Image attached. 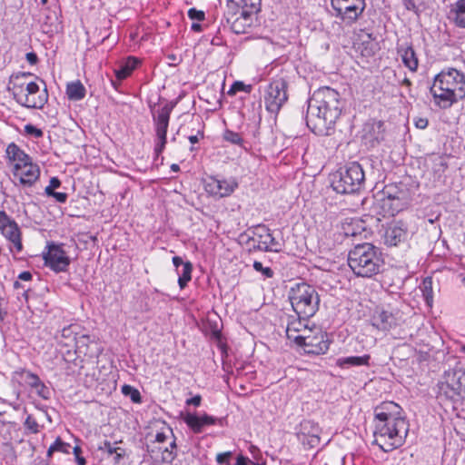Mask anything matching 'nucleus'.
Segmentation results:
<instances>
[{
    "mask_svg": "<svg viewBox=\"0 0 465 465\" xmlns=\"http://www.w3.org/2000/svg\"><path fill=\"white\" fill-rule=\"evenodd\" d=\"M86 89L81 81L70 82L66 85V95L71 101H80L85 97Z\"/></svg>",
    "mask_w": 465,
    "mask_h": 465,
    "instance_id": "nucleus-32",
    "label": "nucleus"
},
{
    "mask_svg": "<svg viewBox=\"0 0 465 465\" xmlns=\"http://www.w3.org/2000/svg\"><path fill=\"white\" fill-rule=\"evenodd\" d=\"M26 77L23 74L21 77H16V81L13 83L12 93L14 99L22 106L32 109H41L45 106L48 100L46 88L42 94H39V85L35 82L22 81Z\"/></svg>",
    "mask_w": 465,
    "mask_h": 465,
    "instance_id": "nucleus-7",
    "label": "nucleus"
},
{
    "mask_svg": "<svg viewBox=\"0 0 465 465\" xmlns=\"http://www.w3.org/2000/svg\"><path fill=\"white\" fill-rule=\"evenodd\" d=\"M23 374L25 383L32 389L36 387L42 381L36 374L31 371H24Z\"/></svg>",
    "mask_w": 465,
    "mask_h": 465,
    "instance_id": "nucleus-45",
    "label": "nucleus"
},
{
    "mask_svg": "<svg viewBox=\"0 0 465 465\" xmlns=\"http://www.w3.org/2000/svg\"><path fill=\"white\" fill-rule=\"evenodd\" d=\"M433 103L440 109H449L465 98V74L455 68L439 73L430 86Z\"/></svg>",
    "mask_w": 465,
    "mask_h": 465,
    "instance_id": "nucleus-3",
    "label": "nucleus"
},
{
    "mask_svg": "<svg viewBox=\"0 0 465 465\" xmlns=\"http://www.w3.org/2000/svg\"><path fill=\"white\" fill-rule=\"evenodd\" d=\"M335 16L346 25H352L363 13L365 0H331Z\"/></svg>",
    "mask_w": 465,
    "mask_h": 465,
    "instance_id": "nucleus-10",
    "label": "nucleus"
},
{
    "mask_svg": "<svg viewBox=\"0 0 465 465\" xmlns=\"http://www.w3.org/2000/svg\"><path fill=\"white\" fill-rule=\"evenodd\" d=\"M122 393L124 396L130 397L131 401L134 403L142 402V396L140 391L131 385H124L122 387Z\"/></svg>",
    "mask_w": 465,
    "mask_h": 465,
    "instance_id": "nucleus-40",
    "label": "nucleus"
},
{
    "mask_svg": "<svg viewBox=\"0 0 465 465\" xmlns=\"http://www.w3.org/2000/svg\"><path fill=\"white\" fill-rule=\"evenodd\" d=\"M237 187L238 183L234 178L219 179L209 177L205 183L206 192L220 198L231 195Z\"/></svg>",
    "mask_w": 465,
    "mask_h": 465,
    "instance_id": "nucleus-16",
    "label": "nucleus"
},
{
    "mask_svg": "<svg viewBox=\"0 0 465 465\" xmlns=\"http://www.w3.org/2000/svg\"><path fill=\"white\" fill-rule=\"evenodd\" d=\"M231 457H232V452L231 451L218 453L217 456H216V461L219 464L230 465V459H231Z\"/></svg>",
    "mask_w": 465,
    "mask_h": 465,
    "instance_id": "nucleus-54",
    "label": "nucleus"
},
{
    "mask_svg": "<svg viewBox=\"0 0 465 465\" xmlns=\"http://www.w3.org/2000/svg\"><path fill=\"white\" fill-rule=\"evenodd\" d=\"M306 124L317 135H330L342 110L340 94L323 86L316 90L307 103Z\"/></svg>",
    "mask_w": 465,
    "mask_h": 465,
    "instance_id": "nucleus-2",
    "label": "nucleus"
},
{
    "mask_svg": "<svg viewBox=\"0 0 465 465\" xmlns=\"http://www.w3.org/2000/svg\"><path fill=\"white\" fill-rule=\"evenodd\" d=\"M403 64L411 72H416L419 66V60L413 47L411 45H401L397 48Z\"/></svg>",
    "mask_w": 465,
    "mask_h": 465,
    "instance_id": "nucleus-26",
    "label": "nucleus"
},
{
    "mask_svg": "<svg viewBox=\"0 0 465 465\" xmlns=\"http://www.w3.org/2000/svg\"><path fill=\"white\" fill-rule=\"evenodd\" d=\"M167 437L168 436L163 431L157 432L155 437H154V442L163 443L167 440Z\"/></svg>",
    "mask_w": 465,
    "mask_h": 465,
    "instance_id": "nucleus-60",
    "label": "nucleus"
},
{
    "mask_svg": "<svg viewBox=\"0 0 465 465\" xmlns=\"http://www.w3.org/2000/svg\"><path fill=\"white\" fill-rule=\"evenodd\" d=\"M288 84L283 78L273 79L265 88L264 105L268 112L278 114L288 100Z\"/></svg>",
    "mask_w": 465,
    "mask_h": 465,
    "instance_id": "nucleus-9",
    "label": "nucleus"
},
{
    "mask_svg": "<svg viewBox=\"0 0 465 465\" xmlns=\"http://www.w3.org/2000/svg\"><path fill=\"white\" fill-rule=\"evenodd\" d=\"M414 124L417 128L422 130L428 126L429 121L427 118L418 117L414 119Z\"/></svg>",
    "mask_w": 465,
    "mask_h": 465,
    "instance_id": "nucleus-58",
    "label": "nucleus"
},
{
    "mask_svg": "<svg viewBox=\"0 0 465 465\" xmlns=\"http://www.w3.org/2000/svg\"><path fill=\"white\" fill-rule=\"evenodd\" d=\"M81 329V326L77 323H73L64 327L61 331V340L59 342L64 346H71L74 343L77 336L80 334Z\"/></svg>",
    "mask_w": 465,
    "mask_h": 465,
    "instance_id": "nucleus-30",
    "label": "nucleus"
},
{
    "mask_svg": "<svg viewBox=\"0 0 465 465\" xmlns=\"http://www.w3.org/2000/svg\"><path fill=\"white\" fill-rule=\"evenodd\" d=\"M188 17L191 19V20H195V21H203L204 18H205V14L203 11H201V10H197L196 8H190L188 10Z\"/></svg>",
    "mask_w": 465,
    "mask_h": 465,
    "instance_id": "nucleus-50",
    "label": "nucleus"
},
{
    "mask_svg": "<svg viewBox=\"0 0 465 465\" xmlns=\"http://www.w3.org/2000/svg\"><path fill=\"white\" fill-rule=\"evenodd\" d=\"M302 320L303 319L299 317L298 320H292L288 322L286 333L289 339H292L294 341V337L296 335H293V332H300L307 326Z\"/></svg>",
    "mask_w": 465,
    "mask_h": 465,
    "instance_id": "nucleus-37",
    "label": "nucleus"
},
{
    "mask_svg": "<svg viewBox=\"0 0 465 465\" xmlns=\"http://www.w3.org/2000/svg\"><path fill=\"white\" fill-rule=\"evenodd\" d=\"M398 195L405 196L403 191L398 189L397 186L390 184L386 185L381 192V198H392Z\"/></svg>",
    "mask_w": 465,
    "mask_h": 465,
    "instance_id": "nucleus-43",
    "label": "nucleus"
},
{
    "mask_svg": "<svg viewBox=\"0 0 465 465\" xmlns=\"http://www.w3.org/2000/svg\"><path fill=\"white\" fill-rule=\"evenodd\" d=\"M47 251L44 252L45 264L55 272H64L68 270L71 259L64 250L63 243H48Z\"/></svg>",
    "mask_w": 465,
    "mask_h": 465,
    "instance_id": "nucleus-13",
    "label": "nucleus"
},
{
    "mask_svg": "<svg viewBox=\"0 0 465 465\" xmlns=\"http://www.w3.org/2000/svg\"><path fill=\"white\" fill-rule=\"evenodd\" d=\"M447 18L454 26L465 29V0H456L450 4Z\"/></svg>",
    "mask_w": 465,
    "mask_h": 465,
    "instance_id": "nucleus-24",
    "label": "nucleus"
},
{
    "mask_svg": "<svg viewBox=\"0 0 465 465\" xmlns=\"http://www.w3.org/2000/svg\"><path fill=\"white\" fill-rule=\"evenodd\" d=\"M25 133L34 138H40L44 135V133L41 129L31 124H28L25 126Z\"/></svg>",
    "mask_w": 465,
    "mask_h": 465,
    "instance_id": "nucleus-49",
    "label": "nucleus"
},
{
    "mask_svg": "<svg viewBox=\"0 0 465 465\" xmlns=\"http://www.w3.org/2000/svg\"><path fill=\"white\" fill-rule=\"evenodd\" d=\"M14 177L24 187H31L40 177V168L32 159L13 172Z\"/></svg>",
    "mask_w": 465,
    "mask_h": 465,
    "instance_id": "nucleus-19",
    "label": "nucleus"
},
{
    "mask_svg": "<svg viewBox=\"0 0 465 465\" xmlns=\"http://www.w3.org/2000/svg\"><path fill=\"white\" fill-rule=\"evenodd\" d=\"M348 264L356 276L371 278L380 272L383 260L379 248L365 242L349 252Z\"/></svg>",
    "mask_w": 465,
    "mask_h": 465,
    "instance_id": "nucleus-4",
    "label": "nucleus"
},
{
    "mask_svg": "<svg viewBox=\"0 0 465 465\" xmlns=\"http://www.w3.org/2000/svg\"><path fill=\"white\" fill-rule=\"evenodd\" d=\"M168 430H169L170 434L173 437H174L173 430L170 428L168 429ZM176 448H177V445L175 442V438H173V440L170 442L169 447H166L163 450L159 448V450H162V457H161L162 461L165 462V463H172L177 456Z\"/></svg>",
    "mask_w": 465,
    "mask_h": 465,
    "instance_id": "nucleus-33",
    "label": "nucleus"
},
{
    "mask_svg": "<svg viewBox=\"0 0 465 465\" xmlns=\"http://www.w3.org/2000/svg\"><path fill=\"white\" fill-rule=\"evenodd\" d=\"M223 418H218L203 412V414H196L193 412H186L183 416V421L188 428L196 434L202 433L206 427L209 426H223Z\"/></svg>",
    "mask_w": 465,
    "mask_h": 465,
    "instance_id": "nucleus-15",
    "label": "nucleus"
},
{
    "mask_svg": "<svg viewBox=\"0 0 465 465\" xmlns=\"http://www.w3.org/2000/svg\"><path fill=\"white\" fill-rule=\"evenodd\" d=\"M458 381L454 371L445 372L443 380L438 384V397L447 400L458 401L462 399L458 388Z\"/></svg>",
    "mask_w": 465,
    "mask_h": 465,
    "instance_id": "nucleus-17",
    "label": "nucleus"
},
{
    "mask_svg": "<svg viewBox=\"0 0 465 465\" xmlns=\"http://www.w3.org/2000/svg\"><path fill=\"white\" fill-rule=\"evenodd\" d=\"M32 273L30 272H22L19 275H18V279L21 280V281H30L32 280Z\"/></svg>",
    "mask_w": 465,
    "mask_h": 465,
    "instance_id": "nucleus-62",
    "label": "nucleus"
},
{
    "mask_svg": "<svg viewBox=\"0 0 465 465\" xmlns=\"http://www.w3.org/2000/svg\"><path fill=\"white\" fill-rule=\"evenodd\" d=\"M15 221L12 220L5 212L0 211V231L5 230L7 226L13 223Z\"/></svg>",
    "mask_w": 465,
    "mask_h": 465,
    "instance_id": "nucleus-52",
    "label": "nucleus"
},
{
    "mask_svg": "<svg viewBox=\"0 0 465 465\" xmlns=\"http://www.w3.org/2000/svg\"><path fill=\"white\" fill-rule=\"evenodd\" d=\"M2 234L10 241L16 252H20L23 249L20 229L15 222L11 223L9 226L1 231Z\"/></svg>",
    "mask_w": 465,
    "mask_h": 465,
    "instance_id": "nucleus-29",
    "label": "nucleus"
},
{
    "mask_svg": "<svg viewBox=\"0 0 465 465\" xmlns=\"http://www.w3.org/2000/svg\"><path fill=\"white\" fill-rule=\"evenodd\" d=\"M371 356L364 354L362 356H349L337 359L336 365L341 369L351 367L370 366Z\"/></svg>",
    "mask_w": 465,
    "mask_h": 465,
    "instance_id": "nucleus-28",
    "label": "nucleus"
},
{
    "mask_svg": "<svg viewBox=\"0 0 465 465\" xmlns=\"http://www.w3.org/2000/svg\"><path fill=\"white\" fill-rule=\"evenodd\" d=\"M406 204L405 196L402 195L392 198H381V206L384 212V216H394L400 211L403 210Z\"/></svg>",
    "mask_w": 465,
    "mask_h": 465,
    "instance_id": "nucleus-25",
    "label": "nucleus"
},
{
    "mask_svg": "<svg viewBox=\"0 0 465 465\" xmlns=\"http://www.w3.org/2000/svg\"><path fill=\"white\" fill-rule=\"evenodd\" d=\"M173 263L174 265V267L176 268V271H179V267L182 266L183 267V264L185 263L183 259L179 256H174L173 258Z\"/></svg>",
    "mask_w": 465,
    "mask_h": 465,
    "instance_id": "nucleus-61",
    "label": "nucleus"
},
{
    "mask_svg": "<svg viewBox=\"0 0 465 465\" xmlns=\"http://www.w3.org/2000/svg\"><path fill=\"white\" fill-rule=\"evenodd\" d=\"M140 61L134 57L129 56L126 61L119 66V68L114 70L115 76L119 82L126 79L134 70L138 66Z\"/></svg>",
    "mask_w": 465,
    "mask_h": 465,
    "instance_id": "nucleus-31",
    "label": "nucleus"
},
{
    "mask_svg": "<svg viewBox=\"0 0 465 465\" xmlns=\"http://www.w3.org/2000/svg\"><path fill=\"white\" fill-rule=\"evenodd\" d=\"M25 428L32 433H38L40 431V425L32 415H28L24 423Z\"/></svg>",
    "mask_w": 465,
    "mask_h": 465,
    "instance_id": "nucleus-44",
    "label": "nucleus"
},
{
    "mask_svg": "<svg viewBox=\"0 0 465 465\" xmlns=\"http://www.w3.org/2000/svg\"><path fill=\"white\" fill-rule=\"evenodd\" d=\"M201 402H202V396L197 394L190 399H187L185 401V404L188 406L193 405L195 407H199L201 405Z\"/></svg>",
    "mask_w": 465,
    "mask_h": 465,
    "instance_id": "nucleus-57",
    "label": "nucleus"
},
{
    "mask_svg": "<svg viewBox=\"0 0 465 465\" xmlns=\"http://www.w3.org/2000/svg\"><path fill=\"white\" fill-rule=\"evenodd\" d=\"M383 123L371 120L363 125L361 138L366 144L373 147L383 140Z\"/></svg>",
    "mask_w": 465,
    "mask_h": 465,
    "instance_id": "nucleus-22",
    "label": "nucleus"
},
{
    "mask_svg": "<svg viewBox=\"0 0 465 465\" xmlns=\"http://www.w3.org/2000/svg\"><path fill=\"white\" fill-rule=\"evenodd\" d=\"M373 443L385 452L401 447L409 433V422L402 409L393 401H384L374 409Z\"/></svg>",
    "mask_w": 465,
    "mask_h": 465,
    "instance_id": "nucleus-1",
    "label": "nucleus"
},
{
    "mask_svg": "<svg viewBox=\"0 0 465 465\" xmlns=\"http://www.w3.org/2000/svg\"><path fill=\"white\" fill-rule=\"evenodd\" d=\"M364 182L365 174L361 165L352 162L331 175V185L336 193L349 194L358 193L363 188Z\"/></svg>",
    "mask_w": 465,
    "mask_h": 465,
    "instance_id": "nucleus-6",
    "label": "nucleus"
},
{
    "mask_svg": "<svg viewBox=\"0 0 465 465\" xmlns=\"http://www.w3.org/2000/svg\"><path fill=\"white\" fill-rule=\"evenodd\" d=\"M224 13L226 24L236 35L246 34L257 20V15L237 8L235 0H227Z\"/></svg>",
    "mask_w": 465,
    "mask_h": 465,
    "instance_id": "nucleus-8",
    "label": "nucleus"
},
{
    "mask_svg": "<svg viewBox=\"0 0 465 465\" xmlns=\"http://www.w3.org/2000/svg\"><path fill=\"white\" fill-rule=\"evenodd\" d=\"M61 185V182L57 177H52L49 185L45 187V192L47 195L51 194L52 193L55 192L54 190L59 188Z\"/></svg>",
    "mask_w": 465,
    "mask_h": 465,
    "instance_id": "nucleus-51",
    "label": "nucleus"
},
{
    "mask_svg": "<svg viewBox=\"0 0 465 465\" xmlns=\"http://www.w3.org/2000/svg\"><path fill=\"white\" fill-rule=\"evenodd\" d=\"M251 240L256 243L253 247L260 251L279 252L282 249V243L272 236L271 230L265 225L256 226Z\"/></svg>",
    "mask_w": 465,
    "mask_h": 465,
    "instance_id": "nucleus-14",
    "label": "nucleus"
},
{
    "mask_svg": "<svg viewBox=\"0 0 465 465\" xmlns=\"http://www.w3.org/2000/svg\"><path fill=\"white\" fill-rule=\"evenodd\" d=\"M223 140L232 144L240 145V146H242L243 143V139L242 138L240 134L235 133L231 130H228V129L225 130V132L223 133Z\"/></svg>",
    "mask_w": 465,
    "mask_h": 465,
    "instance_id": "nucleus-41",
    "label": "nucleus"
},
{
    "mask_svg": "<svg viewBox=\"0 0 465 465\" xmlns=\"http://www.w3.org/2000/svg\"><path fill=\"white\" fill-rule=\"evenodd\" d=\"M354 223H347L343 226V232L346 236H355L359 233V232L355 231L353 228Z\"/></svg>",
    "mask_w": 465,
    "mask_h": 465,
    "instance_id": "nucleus-56",
    "label": "nucleus"
},
{
    "mask_svg": "<svg viewBox=\"0 0 465 465\" xmlns=\"http://www.w3.org/2000/svg\"><path fill=\"white\" fill-rule=\"evenodd\" d=\"M253 269L260 272L263 279H271L274 276V271L271 267H264L261 262L254 261Z\"/></svg>",
    "mask_w": 465,
    "mask_h": 465,
    "instance_id": "nucleus-42",
    "label": "nucleus"
},
{
    "mask_svg": "<svg viewBox=\"0 0 465 465\" xmlns=\"http://www.w3.org/2000/svg\"><path fill=\"white\" fill-rule=\"evenodd\" d=\"M237 8L257 15L261 10L262 0H235Z\"/></svg>",
    "mask_w": 465,
    "mask_h": 465,
    "instance_id": "nucleus-35",
    "label": "nucleus"
},
{
    "mask_svg": "<svg viewBox=\"0 0 465 465\" xmlns=\"http://www.w3.org/2000/svg\"><path fill=\"white\" fill-rule=\"evenodd\" d=\"M434 159V170L436 172H444L447 168V163L444 161V159L441 156H436Z\"/></svg>",
    "mask_w": 465,
    "mask_h": 465,
    "instance_id": "nucleus-53",
    "label": "nucleus"
},
{
    "mask_svg": "<svg viewBox=\"0 0 465 465\" xmlns=\"http://www.w3.org/2000/svg\"><path fill=\"white\" fill-rule=\"evenodd\" d=\"M34 390L35 393L43 400H49L51 398V391L43 381L35 387Z\"/></svg>",
    "mask_w": 465,
    "mask_h": 465,
    "instance_id": "nucleus-46",
    "label": "nucleus"
},
{
    "mask_svg": "<svg viewBox=\"0 0 465 465\" xmlns=\"http://www.w3.org/2000/svg\"><path fill=\"white\" fill-rule=\"evenodd\" d=\"M174 107V104L167 103L163 107L157 110L156 114H153V124L155 126V134L157 142L154 146V152L160 154L166 144L167 129L169 126L170 115Z\"/></svg>",
    "mask_w": 465,
    "mask_h": 465,
    "instance_id": "nucleus-11",
    "label": "nucleus"
},
{
    "mask_svg": "<svg viewBox=\"0 0 465 465\" xmlns=\"http://www.w3.org/2000/svg\"><path fill=\"white\" fill-rule=\"evenodd\" d=\"M25 57H26V61L32 65L35 64L38 61V57H37L36 54L34 52L27 53Z\"/></svg>",
    "mask_w": 465,
    "mask_h": 465,
    "instance_id": "nucleus-59",
    "label": "nucleus"
},
{
    "mask_svg": "<svg viewBox=\"0 0 465 465\" xmlns=\"http://www.w3.org/2000/svg\"><path fill=\"white\" fill-rule=\"evenodd\" d=\"M91 341V337L87 334H79L74 341L76 351L79 353L87 354L88 344Z\"/></svg>",
    "mask_w": 465,
    "mask_h": 465,
    "instance_id": "nucleus-39",
    "label": "nucleus"
},
{
    "mask_svg": "<svg viewBox=\"0 0 465 465\" xmlns=\"http://www.w3.org/2000/svg\"><path fill=\"white\" fill-rule=\"evenodd\" d=\"M71 448L69 443L64 442L60 438H57L54 442L49 447L47 450V456L51 457L52 454L55 451H60L63 453H69V449Z\"/></svg>",
    "mask_w": 465,
    "mask_h": 465,
    "instance_id": "nucleus-38",
    "label": "nucleus"
},
{
    "mask_svg": "<svg viewBox=\"0 0 465 465\" xmlns=\"http://www.w3.org/2000/svg\"><path fill=\"white\" fill-rule=\"evenodd\" d=\"M420 289L426 303L429 306H431L433 302L432 279L430 277H426L420 285Z\"/></svg>",
    "mask_w": 465,
    "mask_h": 465,
    "instance_id": "nucleus-36",
    "label": "nucleus"
},
{
    "mask_svg": "<svg viewBox=\"0 0 465 465\" xmlns=\"http://www.w3.org/2000/svg\"><path fill=\"white\" fill-rule=\"evenodd\" d=\"M191 30L196 33H200L203 31V26L198 23H193L191 26Z\"/></svg>",
    "mask_w": 465,
    "mask_h": 465,
    "instance_id": "nucleus-63",
    "label": "nucleus"
},
{
    "mask_svg": "<svg viewBox=\"0 0 465 465\" xmlns=\"http://www.w3.org/2000/svg\"><path fill=\"white\" fill-rule=\"evenodd\" d=\"M320 428L312 420H305L301 425L300 440L308 449L317 447L321 442Z\"/></svg>",
    "mask_w": 465,
    "mask_h": 465,
    "instance_id": "nucleus-20",
    "label": "nucleus"
},
{
    "mask_svg": "<svg viewBox=\"0 0 465 465\" xmlns=\"http://www.w3.org/2000/svg\"><path fill=\"white\" fill-rule=\"evenodd\" d=\"M5 155L8 161V164L12 167L13 172L16 169H19L22 165H24V163L32 159L15 143H11L6 146Z\"/></svg>",
    "mask_w": 465,
    "mask_h": 465,
    "instance_id": "nucleus-23",
    "label": "nucleus"
},
{
    "mask_svg": "<svg viewBox=\"0 0 465 465\" xmlns=\"http://www.w3.org/2000/svg\"><path fill=\"white\" fill-rule=\"evenodd\" d=\"M193 265L190 262H185L182 270L177 271L178 284L183 289L192 279Z\"/></svg>",
    "mask_w": 465,
    "mask_h": 465,
    "instance_id": "nucleus-34",
    "label": "nucleus"
},
{
    "mask_svg": "<svg viewBox=\"0 0 465 465\" xmlns=\"http://www.w3.org/2000/svg\"><path fill=\"white\" fill-rule=\"evenodd\" d=\"M458 381V388L460 391L461 398H465V371L458 370L454 371Z\"/></svg>",
    "mask_w": 465,
    "mask_h": 465,
    "instance_id": "nucleus-47",
    "label": "nucleus"
},
{
    "mask_svg": "<svg viewBox=\"0 0 465 465\" xmlns=\"http://www.w3.org/2000/svg\"><path fill=\"white\" fill-rule=\"evenodd\" d=\"M408 236L407 224L401 221L391 223L385 230L384 242L390 246H397Z\"/></svg>",
    "mask_w": 465,
    "mask_h": 465,
    "instance_id": "nucleus-21",
    "label": "nucleus"
},
{
    "mask_svg": "<svg viewBox=\"0 0 465 465\" xmlns=\"http://www.w3.org/2000/svg\"><path fill=\"white\" fill-rule=\"evenodd\" d=\"M117 444L118 441L111 442L109 440H104L98 447V450L106 454L107 457H112L114 464H119L126 455L125 450L116 446Z\"/></svg>",
    "mask_w": 465,
    "mask_h": 465,
    "instance_id": "nucleus-27",
    "label": "nucleus"
},
{
    "mask_svg": "<svg viewBox=\"0 0 465 465\" xmlns=\"http://www.w3.org/2000/svg\"><path fill=\"white\" fill-rule=\"evenodd\" d=\"M401 319L399 311H388L378 309L374 312L371 322L372 325L381 331H389L395 327Z\"/></svg>",
    "mask_w": 465,
    "mask_h": 465,
    "instance_id": "nucleus-18",
    "label": "nucleus"
},
{
    "mask_svg": "<svg viewBox=\"0 0 465 465\" xmlns=\"http://www.w3.org/2000/svg\"><path fill=\"white\" fill-rule=\"evenodd\" d=\"M48 196L54 197L60 203H64L68 197L67 193L60 192H54Z\"/></svg>",
    "mask_w": 465,
    "mask_h": 465,
    "instance_id": "nucleus-55",
    "label": "nucleus"
},
{
    "mask_svg": "<svg viewBox=\"0 0 465 465\" xmlns=\"http://www.w3.org/2000/svg\"><path fill=\"white\" fill-rule=\"evenodd\" d=\"M289 300L293 311L303 321L314 316L319 310V293L312 285L306 282L295 283L290 289Z\"/></svg>",
    "mask_w": 465,
    "mask_h": 465,
    "instance_id": "nucleus-5",
    "label": "nucleus"
},
{
    "mask_svg": "<svg viewBox=\"0 0 465 465\" xmlns=\"http://www.w3.org/2000/svg\"><path fill=\"white\" fill-rule=\"evenodd\" d=\"M294 342L302 347L307 354H324L329 350L330 342L326 333L320 328H316L314 335H297Z\"/></svg>",
    "mask_w": 465,
    "mask_h": 465,
    "instance_id": "nucleus-12",
    "label": "nucleus"
},
{
    "mask_svg": "<svg viewBox=\"0 0 465 465\" xmlns=\"http://www.w3.org/2000/svg\"><path fill=\"white\" fill-rule=\"evenodd\" d=\"M251 89H252V86L251 85H246L244 84L242 82H235L230 88V90L228 91V94L230 95H233L235 94L237 92H240V91H243V92H246V93H250L251 92Z\"/></svg>",
    "mask_w": 465,
    "mask_h": 465,
    "instance_id": "nucleus-48",
    "label": "nucleus"
},
{
    "mask_svg": "<svg viewBox=\"0 0 465 465\" xmlns=\"http://www.w3.org/2000/svg\"><path fill=\"white\" fill-rule=\"evenodd\" d=\"M75 460H76V462L78 465H85L86 464L85 459L82 456L75 457Z\"/></svg>",
    "mask_w": 465,
    "mask_h": 465,
    "instance_id": "nucleus-64",
    "label": "nucleus"
}]
</instances>
